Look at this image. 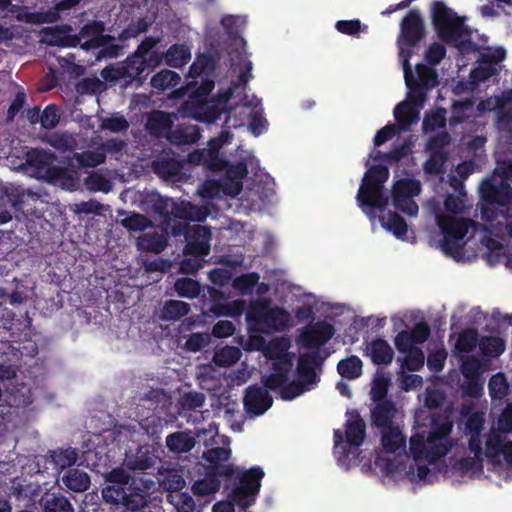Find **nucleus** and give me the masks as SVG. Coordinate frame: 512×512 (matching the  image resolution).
<instances>
[{"label": "nucleus", "mask_w": 512, "mask_h": 512, "mask_svg": "<svg viewBox=\"0 0 512 512\" xmlns=\"http://www.w3.org/2000/svg\"><path fill=\"white\" fill-rule=\"evenodd\" d=\"M121 224L129 231H144L150 226V220L140 213H132L122 219Z\"/></svg>", "instance_id": "0e129e2a"}, {"label": "nucleus", "mask_w": 512, "mask_h": 512, "mask_svg": "<svg viewBox=\"0 0 512 512\" xmlns=\"http://www.w3.org/2000/svg\"><path fill=\"white\" fill-rule=\"evenodd\" d=\"M352 420H348L345 424L346 442L354 447H360L366 437V424L357 411L351 412Z\"/></svg>", "instance_id": "b1692460"}, {"label": "nucleus", "mask_w": 512, "mask_h": 512, "mask_svg": "<svg viewBox=\"0 0 512 512\" xmlns=\"http://www.w3.org/2000/svg\"><path fill=\"white\" fill-rule=\"evenodd\" d=\"M381 444L387 453L392 454L405 447L406 438L399 428L389 427L382 433Z\"/></svg>", "instance_id": "72a5a7b5"}, {"label": "nucleus", "mask_w": 512, "mask_h": 512, "mask_svg": "<svg viewBox=\"0 0 512 512\" xmlns=\"http://www.w3.org/2000/svg\"><path fill=\"white\" fill-rule=\"evenodd\" d=\"M394 118L396 127L399 130L406 131L410 126L419 119V112L411 103L403 101L398 103L394 108Z\"/></svg>", "instance_id": "bb28decb"}, {"label": "nucleus", "mask_w": 512, "mask_h": 512, "mask_svg": "<svg viewBox=\"0 0 512 512\" xmlns=\"http://www.w3.org/2000/svg\"><path fill=\"white\" fill-rule=\"evenodd\" d=\"M406 356L403 359H398L401 362V368L408 371H419L425 362V355L421 348L414 347L412 350L404 352Z\"/></svg>", "instance_id": "09e8293b"}, {"label": "nucleus", "mask_w": 512, "mask_h": 512, "mask_svg": "<svg viewBox=\"0 0 512 512\" xmlns=\"http://www.w3.org/2000/svg\"><path fill=\"white\" fill-rule=\"evenodd\" d=\"M270 360L272 372L263 379V385L269 390H275L289 380L293 369V359L289 353H272Z\"/></svg>", "instance_id": "9b49d317"}, {"label": "nucleus", "mask_w": 512, "mask_h": 512, "mask_svg": "<svg viewBox=\"0 0 512 512\" xmlns=\"http://www.w3.org/2000/svg\"><path fill=\"white\" fill-rule=\"evenodd\" d=\"M51 462L55 467L63 470L73 466L78 459V451L76 448L68 447L65 449H57L50 451Z\"/></svg>", "instance_id": "a19ab883"}, {"label": "nucleus", "mask_w": 512, "mask_h": 512, "mask_svg": "<svg viewBox=\"0 0 512 512\" xmlns=\"http://www.w3.org/2000/svg\"><path fill=\"white\" fill-rule=\"evenodd\" d=\"M205 395L201 392L190 391L184 393L180 400L179 404L183 410H196L197 408H201L205 403Z\"/></svg>", "instance_id": "e2e57ef3"}, {"label": "nucleus", "mask_w": 512, "mask_h": 512, "mask_svg": "<svg viewBox=\"0 0 512 512\" xmlns=\"http://www.w3.org/2000/svg\"><path fill=\"white\" fill-rule=\"evenodd\" d=\"M335 334V328L327 321H318L312 324L301 334V342L306 349L317 351L326 344Z\"/></svg>", "instance_id": "2eb2a0df"}, {"label": "nucleus", "mask_w": 512, "mask_h": 512, "mask_svg": "<svg viewBox=\"0 0 512 512\" xmlns=\"http://www.w3.org/2000/svg\"><path fill=\"white\" fill-rule=\"evenodd\" d=\"M167 500L175 506L177 512H194L195 501L187 492L167 494Z\"/></svg>", "instance_id": "13d9d810"}, {"label": "nucleus", "mask_w": 512, "mask_h": 512, "mask_svg": "<svg viewBox=\"0 0 512 512\" xmlns=\"http://www.w3.org/2000/svg\"><path fill=\"white\" fill-rule=\"evenodd\" d=\"M147 127L153 133H168L172 127V120L168 113L157 111L149 117Z\"/></svg>", "instance_id": "6e6d98bb"}, {"label": "nucleus", "mask_w": 512, "mask_h": 512, "mask_svg": "<svg viewBox=\"0 0 512 512\" xmlns=\"http://www.w3.org/2000/svg\"><path fill=\"white\" fill-rule=\"evenodd\" d=\"M473 107V102L469 99L455 101L451 108V117L449 119V123L451 126H455L458 124L464 123L468 116L466 115V111Z\"/></svg>", "instance_id": "bf43d9fd"}, {"label": "nucleus", "mask_w": 512, "mask_h": 512, "mask_svg": "<svg viewBox=\"0 0 512 512\" xmlns=\"http://www.w3.org/2000/svg\"><path fill=\"white\" fill-rule=\"evenodd\" d=\"M145 63L143 59L131 54L122 62L106 66L101 71V76L107 82L123 81L124 86L130 85L134 81H137L138 85H142L149 75Z\"/></svg>", "instance_id": "423d86ee"}, {"label": "nucleus", "mask_w": 512, "mask_h": 512, "mask_svg": "<svg viewBox=\"0 0 512 512\" xmlns=\"http://www.w3.org/2000/svg\"><path fill=\"white\" fill-rule=\"evenodd\" d=\"M210 239L211 231L209 228L199 224L192 225L185 240L184 254L196 257L207 255L210 251Z\"/></svg>", "instance_id": "f3484780"}, {"label": "nucleus", "mask_w": 512, "mask_h": 512, "mask_svg": "<svg viewBox=\"0 0 512 512\" xmlns=\"http://www.w3.org/2000/svg\"><path fill=\"white\" fill-rule=\"evenodd\" d=\"M200 130L195 125L179 124L170 129L167 139L175 145L195 144L200 139Z\"/></svg>", "instance_id": "5701e85b"}, {"label": "nucleus", "mask_w": 512, "mask_h": 512, "mask_svg": "<svg viewBox=\"0 0 512 512\" xmlns=\"http://www.w3.org/2000/svg\"><path fill=\"white\" fill-rule=\"evenodd\" d=\"M171 216L181 220L203 221L206 214L190 202H183L180 205L174 203Z\"/></svg>", "instance_id": "37998d69"}, {"label": "nucleus", "mask_w": 512, "mask_h": 512, "mask_svg": "<svg viewBox=\"0 0 512 512\" xmlns=\"http://www.w3.org/2000/svg\"><path fill=\"white\" fill-rule=\"evenodd\" d=\"M421 192V184L418 180L404 178L395 182L392 189V202L396 209L407 214L415 216L418 213V205L413 197Z\"/></svg>", "instance_id": "6e6552de"}, {"label": "nucleus", "mask_w": 512, "mask_h": 512, "mask_svg": "<svg viewBox=\"0 0 512 512\" xmlns=\"http://www.w3.org/2000/svg\"><path fill=\"white\" fill-rule=\"evenodd\" d=\"M60 121L58 107L54 104L47 105L41 112L40 124L42 128L50 130L55 128Z\"/></svg>", "instance_id": "69168bd1"}, {"label": "nucleus", "mask_w": 512, "mask_h": 512, "mask_svg": "<svg viewBox=\"0 0 512 512\" xmlns=\"http://www.w3.org/2000/svg\"><path fill=\"white\" fill-rule=\"evenodd\" d=\"M278 393L279 397L284 401H292L295 398L301 396L307 391H310V387L305 386L298 379L297 380H286L279 388L272 390Z\"/></svg>", "instance_id": "ea45409f"}, {"label": "nucleus", "mask_w": 512, "mask_h": 512, "mask_svg": "<svg viewBox=\"0 0 512 512\" xmlns=\"http://www.w3.org/2000/svg\"><path fill=\"white\" fill-rule=\"evenodd\" d=\"M432 444L428 443V437L425 438L423 434L416 433L410 438V453L415 461L422 459L427 460L430 463H435L437 460L431 458L430 450Z\"/></svg>", "instance_id": "473e14b6"}, {"label": "nucleus", "mask_w": 512, "mask_h": 512, "mask_svg": "<svg viewBox=\"0 0 512 512\" xmlns=\"http://www.w3.org/2000/svg\"><path fill=\"white\" fill-rule=\"evenodd\" d=\"M436 220L443 234L441 241L442 251L452 257L459 255L463 248L461 241L468 233L470 226L474 224V221L442 214L438 215Z\"/></svg>", "instance_id": "39448f33"}, {"label": "nucleus", "mask_w": 512, "mask_h": 512, "mask_svg": "<svg viewBox=\"0 0 512 512\" xmlns=\"http://www.w3.org/2000/svg\"><path fill=\"white\" fill-rule=\"evenodd\" d=\"M122 504L131 512H141L148 505V499L145 494L140 492H124Z\"/></svg>", "instance_id": "680f3d73"}, {"label": "nucleus", "mask_w": 512, "mask_h": 512, "mask_svg": "<svg viewBox=\"0 0 512 512\" xmlns=\"http://www.w3.org/2000/svg\"><path fill=\"white\" fill-rule=\"evenodd\" d=\"M507 435L501 431L489 434L486 440L485 455L490 461L495 462L502 455Z\"/></svg>", "instance_id": "58836bf2"}, {"label": "nucleus", "mask_w": 512, "mask_h": 512, "mask_svg": "<svg viewBox=\"0 0 512 512\" xmlns=\"http://www.w3.org/2000/svg\"><path fill=\"white\" fill-rule=\"evenodd\" d=\"M240 356L241 351L237 347L225 346L215 353L213 361L217 366L229 367L235 364Z\"/></svg>", "instance_id": "5fc2aeb1"}, {"label": "nucleus", "mask_w": 512, "mask_h": 512, "mask_svg": "<svg viewBox=\"0 0 512 512\" xmlns=\"http://www.w3.org/2000/svg\"><path fill=\"white\" fill-rule=\"evenodd\" d=\"M219 477L221 476L209 471L204 478L198 479L193 483V493L198 496H208L217 492L221 486Z\"/></svg>", "instance_id": "f704fd0d"}, {"label": "nucleus", "mask_w": 512, "mask_h": 512, "mask_svg": "<svg viewBox=\"0 0 512 512\" xmlns=\"http://www.w3.org/2000/svg\"><path fill=\"white\" fill-rule=\"evenodd\" d=\"M479 345L482 354L487 357H499L505 350L504 340L496 336H484Z\"/></svg>", "instance_id": "8fccbe9b"}, {"label": "nucleus", "mask_w": 512, "mask_h": 512, "mask_svg": "<svg viewBox=\"0 0 512 512\" xmlns=\"http://www.w3.org/2000/svg\"><path fill=\"white\" fill-rule=\"evenodd\" d=\"M220 141L221 139L212 138L208 141V148L191 152L188 156L189 163L201 165L212 172L222 171L227 160L220 156V149L223 147Z\"/></svg>", "instance_id": "9d476101"}, {"label": "nucleus", "mask_w": 512, "mask_h": 512, "mask_svg": "<svg viewBox=\"0 0 512 512\" xmlns=\"http://www.w3.org/2000/svg\"><path fill=\"white\" fill-rule=\"evenodd\" d=\"M452 431V424L447 420H434L428 432V443L432 444L430 455L434 460H439L450 451L452 445L448 437Z\"/></svg>", "instance_id": "f8f14e48"}, {"label": "nucleus", "mask_w": 512, "mask_h": 512, "mask_svg": "<svg viewBox=\"0 0 512 512\" xmlns=\"http://www.w3.org/2000/svg\"><path fill=\"white\" fill-rule=\"evenodd\" d=\"M222 171H225L226 176L229 180L235 181L232 183L229 190L225 189V193L231 196H237L242 190V180L248 175V167L246 162L239 161L237 163H230L227 160V164Z\"/></svg>", "instance_id": "393cba45"}, {"label": "nucleus", "mask_w": 512, "mask_h": 512, "mask_svg": "<svg viewBox=\"0 0 512 512\" xmlns=\"http://www.w3.org/2000/svg\"><path fill=\"white\" fill-rule=\"evenodd\" d=\"M156 456L149 445L140 446L135 454L126 455L125 467L132 472H142L154 467Z\"/></svg>", "instance_id": "aec40b11"}, {"label": "nucleus", "mask_w": 512, "mask_h": 512, "mask_svg": "<svg viewBox=\"0 0 512 512\" xmlns=\"http://www.w3.org/2000/svg\"><path fill=\"white\" fill-rule=\"evenodd\" d=\"M165 63L173 68H182L191 59L190 48L185 44H172L164 53Z\"/></svg>", "instance_id": "c85d7f7f"}, {"label": "nucleus", "mask_w": 512, "mask_h": 512, "mask_svg": "<svg viewBox=\"0 0 512 512\" xmlns=\"http://www.w3.org/2000/svg\"><path fill=\"white\" fill-rule=\"evenodd\" d=\"M382 227L391 232L395 237L404 239L408 232L405 219L396 212L388 211L386 215L379 217Z\"/></svg>", "instance_id": "c756f323"}, {"label": "nucleus", "mask_w": 512, "mask_h": 512, "mask_svg": "<svg viewBox=\"0 0 512 512\" xmlns=\"http://www.w3.org/2000/svg\"><path fill=\"white\" fill-rule=\"evenodd\" d=\"M416 83H420L423 87L428 90H432L438 86V74L436 70L428 65L419 63L416 65Z\"/></svg>", "instance_id": "de8ad7c7"}, {"label": "nucleus", "mask_w": 512, "mask_h": 512, "mask_svg": "<svg viewBox=\"0 0 512 512\" xmlns=\"http://www.w3.org/2000/svg\"><path fill=\"white\" fill-rule=\"evenodd\" d=\"M152 169L156 175L164 180H170L178 176L182 169V161L175 157L166 155H160L152 162Z\"/></svg>", "instance_id": "4be33fe9"}, {"label": "nucleus", "mask_w": 512, "mask_h": 512, "mask_svg": "<svg viewBox=\"0 0 512 512\" xmlns=\"http://www.w3.org/2000/svg\"><path fill=\"white\" fill-rule=\"evenodd\" d=\"M64 485L74 492H84L89 489L91 481L89 475L82 470L71 468L63 476Z\"/></svg>", "instance_id": "7c9ffc66"}, {"label": "nucleus", "mask_w": 512, "mask_h": 512, "mask_svg": "<svg viewBox=\"0 0 512 512\" xmlns=\"http://www.w3.org/2000/svg\"><path fill=\"white\" fill-rule=\"evenodd\" d=\"M175 291L180 297L194 299L201 291L200 284L191 278H179L174 285Z\"/></svg>", "instance_id": "864d4df0"}, {"label": "nucleus", "mask_w": 512, "mask_h": 512, "mask_svg": "<svg viewBox=\"0 0 512 512\" xmlns=\"http://www.w3.org/2000/svg\"><path fill=\"white\" fill-rule=\"evenodd\" d=\"M214 69V60L209 54H201L197 56L196 60L191 64L188 71V76L197 78L201 75H207Z\"/></svg>", "instance_id": "3c124183"}, {"label": "nucleus", "mask_w": 512, "mask_h": 512, "mask_svg": "<svg viewBox=\"0 0 512 512\" xmlns=\"http://www.w3.org/2000/svg\"><path fill=\"white\" fill-rule=\"evenodd\" d=\"M80 0H59L55 5L46 11L25 12L18 18L30 24L54 23L60 19V13L75 7Z\"/></svg>", "instance_id": "a211bd4d"}, {"label": "nucleus", "mask_w": 512, "mask_h": 512, "mask_svg": "<svg viewBox=\"0 0 512 512\" xmlns=\"http://www.w3.org/2000/svg\"><path fill=\"white\" fill-rule=\"evenodd\" d=\"M185 107L193 119L207 124L214 123L222 114L219 103L212 99L188 100Z\"/></svg>", "instance_id": "6ab92c4d"}, {"label": "nucleus", "mask_w": 512, "mask_h": 512, "mask_svg": "<svg viewBox=\"0 0 512 512\" xmlns=\"http://www.w3.org/2000/svg\"><path fill=\"white\" fill-rule=\"evenodd\" d=\"M166 446L173 453H186L195 446V439L186 432H174L166 437Z\"/></svg>", "instance_id": "2f4dec72"}, {"label": "nucleus", "mask_w": 512, "mask_h": 512, "mask_svg": "<svg viewBox=\"0 0 512 512\" xmlns=\"http://www.w3.org/2000/svg\"><path fill=\"white\" fill-rule=\"evenodd\" d=\"M180 82L181 77L178 73L169 69H163L152 76L150 84L159 91H166L177 87Z\"/></svg>", "instance_id": "c9c22d12"}, {"label": "nucleus", "mask_w": 512, "mask_h": 512, "mask_svg": "<svg viewBox=\"0 0 512 512\" xmlns=\"http://www.w3.org/2000/svg\"><path fill=\"white\" fill-rule=\"evenodd\" d=\"M231 454L230 448L215 447L205 451L202 457L209 463V471L226 479L231 478L233 473L236 472V466L226 463L231 458Z\"/></svg>", "instance_id": "dca6fc26"}, {"label": "nucleus", "mask_w": 512, "mask_h": 512, "mask_svg": "<svg viewBox=\"0 0 512 512\" xmlns=\"http://www.w3.org/2000/svg\"><path fill=\"white\" fill-rule=\"evenodd\" d=\"M448 160L447 152H430L428 159L423 164L426 174L438 175L444 173L445 163Z\"/></svg>", "instance_id": "603ef678"}, {"label": "nucleus", "mask_w": 512, "mask_h": 512, "mask_svg": "<svg viewBox=\"0 0 512 512\" xmlns=\"http://www.w3.org/2000/svg\"><path fill=\"white\" fill-rule=\"evenodd\" d=\"M104 31V25L100 21H91L80 29V36L85 41L81 47L85 50L96 48L101 45V37Z\"/></svg>", "instance_id": "cd10ccee"}, {"label": "nucleus", "mask_w": 512, "mask_h": 512, "mask_svg": "<svg viewBox=\"0 0 512 512\" xmlns=\"http://www.w3.org/2000/svg\"><path fill=\"white\" fill-rule=\"evenodd\" d=\"M265 386L250 385L245 390L244 408L249 414L263 415L273 404V398Z\"/></svg>", "instance_id": "4468645a"}, {"label": "nucleus", "mask_w": 512, "mask_h": 512, "mask_svg": "<svg viewBox=\"0 0 512 512\" xmlns=\"http://www.w3.org/2000/svg\"><path fill=\"white\" fill-rule=\"evenodd\" d=\"M138 247L143 251L161 253L166 247V239L158 234H144L138 239Z\"/></svg>", "instance_id": "a18cd8bd"}, {"label": "nucleus", "mask_w": 512, "mask_h": 512, "mask_svg": "<svg viewBox=\"0 0 512 512\" xmlns=\"http://www.w3.org/2000/svg\"><path fill=\"white\" fill-rule=\"evenodd\" d=\"M362 368V360L356 355L342 359L337 364L338 373L348 380L359 378L362 375Z\"/></svg>", "instance_id": "e433bc0d"}, {"label": "nucleus", "mask_w": 512, "mask_h": 512, "mask_svg": "<svg viewBox=\"0 0 512 512\" xmlns=\"http://www.w3.org/2000/svg\"><path fill=\"white\" fill-rule=\"evenodd\" d=\"M432 22L438 37L445 43H456L462 36H471V28L465 25V17L458 16L442 1H435L431 8Z\"/></svg>", "instance_id": "f03ea898"}, {"label": "nucleus", "mask_w": 512, "mask_h": 512, "mask_svg": "<svg viewBox=\"0 0 512 512\" xmlns=\"http://www.w3.org/2000/svg\"><path fill=\"white\" fill-rule=\"evenodd\" d=\"M389 178V169L384 165H373L365 172L356 199L362 211L374 217V211L384 212L389 196L384 192V183Z\"/></svg>", "instance_id": "f257e3e1"}, {"label": "nucleus", "mask_w": 512, "mask_h": 512, "mask_svg": "<svg viewBox=\"0 0 512 512\" xmlns=\"http://www.w3.org/2000/svg\"><path fill=\"white\" fill-rule=\"evenodd\" d=\"M190 312V305L180 300H168L161 311L163 320H178Z\"/></svg>", "instance_id": "79ce46f5"}, {"label": "nucleus", "mask_w": 512, "mask_h": 512, "mask_svg": "<svg viewBox=\"0 0 512 512\" xmlns=\"http://www.w3.org/2000/svg\"><path fill=\"white\" fill-rule=\"evenodd\" d=\"M406 86L409 90L408 99L409 103L417 108H422L427 98V93L430 91L423 87L420 83H416V77L413 74L404 76Z\"/></svg>", "instance_id": "4c0bfd02"}, {"label": "nucleus", "mask_w": 512, "mask_h": 512, "mask_svg": "<svg viewBox=\"0 0 512 512\" xmlns=\"http://www.w3.org/2000/svg\"><path fill=\"white\" fill-rule=\"evenodd\" d=\"M246 320L258 332L284 331L288 327L290 314L281 307H270L268 301H263L251 306Z\"/></svg>", "instance_id": "7ed1b4c3"}, {"label": "nucleus", "mask_w": 512, "mask_h": 512, "mask_svg": "<svg viewBox=\"0 0 512 512\" xmlns=\"http://www.w3.org/2000/svg\"><path fill=\"white\" fill-rule=\"evenodd\" d=\"M365 355L370 357L374 365L379 366L391 364L395 353L386 340L377 338L368 344Z\"/></svg>", "instance_id": "412c9836"}, {"label": "nucleus", "mask_w": 512, "mask_h": 512, "mask_svg": "<svg viewBox=\"0 0 512 512\" xmlns=\"http://www.w3.org/2000/svg\"><path fill=\"white\" fill-rule=\"evenodd\" d=\"M330 353L326 350L310 351L300 354L297 360L296 377L305 386L314 388L320 382L322 366Z\"/></svg>", "instance_id": "0eeeda50"}, {"label": "nucleus", "mask_w": 512, "mask_h": 512, "mask_svg": "<svg viewBox=\"0 0 512 512\" xmlns=\"http://www.w3.org/2000/svg\"><path fill=\"white\" fill-rule=\"evenodd\" d=\"M129 122L123 115L105 117L101 119L100 129L113 133L126 132L129 129Z\"/></svg>", "instance_id": "052dcab7"}, {"label": "nucleus", "mask_w": 512, "mask_h": 512, "mask_svg": "<svg viewBox=\"0 0 512 512\" xmlns=\"http://www.w3.org/2000/svg\"><path fill=\"white\" fill-rule=\"evenodd\" d=\"M480 196L483 202L506 207L512 203V187L506 181L495 184L490 178L482 181L479 188Z\"/></svg>", "instance_id": "ddd939ff"}, {"label": "nucleus", "mask_w": 512, "mask_h": 512, "mask_svg": "<svg viewBox=\"0 0 512 512\" xmlns=\"http://www.w3.org/2000/svg\"><path fill=\"white\" fill-rule=\"evenodd\" d=\"M425 25L418 9L409 10L400 23L398 44L416 47L425 37Z\"/></svg>", "instance_id": "1a4fd4ad"}, {"label": "nucleus", "mask_w": 512, "mask_h": 512, "mask_svg": "<svg viewBox=\"0 0 512 512\" xmlns=\"http://www.w3.org/2000/svg\"><path fill=\"white\" fill-rule=\"evenodd\" d=\"M44 512H74L73 505L69 499L62 495L52 493L48 495L43 504Z\"/></svg>", "instance_id": "c03bdc74"}, {"label": "nucleus", "mask_w": 512, "mask_h": 512, "mask_svg": "<svg viewBox=\"0 0 512 512\" xmlns=\"http://www.w3.org/2000/svg\"><path fill=\"white\" fill-rule=\"evenodd\" d=\"M44 32L46 35L52 36L50 39L51 44H57L62 47H75L78 44H82L80 33L78 35H62L61 31L51 27L45 28Z\"/></svg>", "instance_id": "4d7b16f0"}, {"label": "nucleus", "mask_w": 512, "mask_h": 512, "mask_svg": "<svg viewBox=\"0 0 512 512\" xmlns=\"http://www.w3.org/2000/svg\"><path fill=\"white\" fill-rule=\"evenodd\" d=\"M259 281V275L255 272L242 274L233 280V287L242 294L251 291Z\"/></svg>", "instance_id": "774afa93"}, {"label": "nucleus", "mask_w": 512, "mask_h": 512, "mask_svg": "<svg viewBox=\"0 0 512 512\" xmlns=\"http://www.w3.org/2000/svg\"><path fill=\"white\" fill-rule=\"evenodd\" d=\"M478 331L474 328H467L459 333L455 348L458 352H472L478 343Z\"/></svg>", "instance_id": "49530a36"}, {"label": "nucleus", "mask_w": 512, "mask_h": 512, "mask_svg": "<svg viewBox=\"0 0 512 512\" xmlns=\"http://www.w3.org/2000/svg\"><path fill=\"white\" fill-rule=\"evenodd\" d=\"M264 475L260 466H253L247 470L236 466V472L229 478L235 484L232 489L233 500L243 508L253 505L260 491ZM226 479L228 480V478Z\"/></svg>", "instance_id": "20e7f679"}, {"label": "nucleus", "mask_w": 512, "mask_h": 512, "mask_svg": "<svg viewBox=\"0 0 512 512\" xmlns=\"http://www.w3.org/2000/svg\"><path fill=\"white\" fill-rule=\"evenodd\" d=\"M395 404L391 400L376 402L375 407L371 411V419L373 424L378 428L392 427L391 423L395 415Z\"/></svg>", "instance_id": "a878e982"}, {"label": "nucleus", "mask_w": 512, "mask_h": 512, "mask_svg": "<svg viewBox=\"0 0 512 512\" xmlns=\"http://www.w3.org/2000/svg\"><path fill=\"white\" fill-rule=\"evenodd\" d=\"M174 201L169 198L163 197L159 194L155 195L151 199V205L153 211L165 218H169L173 211Z\"/></svg>", "instance_id": "338daca9"}]
</instances>
